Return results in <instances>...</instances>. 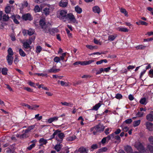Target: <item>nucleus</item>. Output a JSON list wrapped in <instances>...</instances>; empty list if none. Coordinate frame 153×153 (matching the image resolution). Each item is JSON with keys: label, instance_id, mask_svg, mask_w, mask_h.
<instances>
[{"label": "nucleus", "instance_id": "f8f14e48", "mask_svg": "<svg viewBox=\"0 0 153 153\" xmlns=\"http://www.w3.org/2000/svg\"><path fill=\"white\" fill-rule=\"evenodd\" d=\"M68 1L67 0H62L59 2L60 6L62 7H66L68 4Z\"/></svg>", "mask_w": 153, "mask_h": 153}, {"label": "nucleus", "instance_id": "2f4dec72", "mask_svg": "<svg viewBox=\"0 0 153 153\" xmlns=\"http://www.w3.org/2000/svg\"><path fill=\"white\" fill-rule=\"evenodd\" d=\"M120 11L122 13H124L125 16H128L127 12L125 9H123V8H121L120 9Z\"/></svg>", "mask_w": 153, "mask_h": 153}, {"label": "nucleus", "instance_id": "bb28decb", "mask_svg": "<svg viewBox=\"0 0 153 153\" xmlns=\"http://www.w3.org/2000/svg\"><path fill=\"white\" fill-rule=\"evenodd\" d=\"M19 53L20 56L22 57H25L26 56V53L21 48L19 49Z\"/></svg>", "mask_w": 153, "mask_h": 153}, {"label": "nucleus", "instance_id": "4468645a", "mask_svg": "<svg viewBox=\"0 0 153 153\" xmlns=\"http://www.w3.org/2000/svg\"><path fill=\"white\" fill-rule=\"evenodd\" d=\"M146 118L149 121H153V111H151L149 114L147 115Z\"/></svg>", "mask_w": 153, "mask_h": 153}, {"label": "nucleus", "instance_id": "5701e85b", "mask_svg": "<svg viewBox=\"0 0 153 153\" xmlns=\"http://www.w3.org/2000/svg\"><path fill=\"white\" fill-rule=\"evenodd\" d=\"M101 105V104L100 103H98L97 104H96L94 106H93L92 109L91 110L97 111L98 110Z\"/></svg>", "mask_w": 153, "mask_h": 153}, {"label": "nucleus", "instance_id": "1a4fd4ad", "mask_svg": "<svg viewBox=\"0 0 153 153\" xmlns=\"http://www.w3.org/2000/svg\"><path fill=\"white\" fill-rule=\"evenodd\" d=\"M146 126L147 129L149 131H153V124L152 123L147 122L146 123Z\"/></svg>", "mask_w": 153, "mask_h": 153}, {"label": "nucleus", "instance_id": "7c9ffc66", "mask_svg": "<svg viewBox=\"0 0 153 153\" xmlns=\"http://www.w3.org/2000/svg\"><path fill=\"white\" fill-rule=\"evenodd\" d=\"M76 138V136H70L68 137L66 139L67 140L69 141H71L74 140Z\"/></svg>", "mask_w": 153, "mask_h": 153}, {"label": "nucleus", "instance_id": "58836bf2", "mask_svg": "<svg viewBox=\"0 0 153 153\" xmlns=\"http://www.w3.org/2000/svg\"><path fill=\"white\" fill-rule=\"evenodd\" d=\"M39 114H38L35 115V118L38 120H40L42 118V116H39Z\"/></svg>", "mask_w": 153, "mask_h": 153}, {"label": "nucleus", "instance_id": "393cba45", "mask_svg": "<svg viewBox=\"0 0 153 153\" xmlns=\"http://www.w3.org/2000/svg\"><path fill=\"white\" fill-rule=\"evenodd\" d=\"M7 53H8V54L7 56H13V55L14 53L12 50V49L9 48L8 50H7Z\"/></svg>", "mask_w": 153, "mask_h": 153}, {"label": "nucleus", "instance_id": "c85d7f7f", "mask_svg": "<svg viewBox=\"0 0 153 153\" xmlns=\"http://www.w3.org/2000/svg\"><path fill=\"white\" fill-rule=\"evenodd\" d=\"M8 69L6 68H4L1 69V73L2 74L4 75H6L7 74V71Z\"/></svg>", "mask_w": 153, "mask_h": 153}, {"label": "nucleus", "instance_id": "f03ea898", "mask_svg": "<svg viewBox=\"0 0 153 153\" xmlns=\"http://www.w3.org/2000/svg\"><path fill=\"white\" fill-rule=\"evenodd\" d=\"M105 127L100 124H99L91 128V131L94 135L96 134L97 133H100L104 131Z\"/></svg>", "mask_w": 153, "mask_h": 153}, {"label": "nucleus", "instance_id": "8fccbe9b", "mask_svg": "<svg viewBox=\"0 0 153 153\" xmlns=\"http://www.w3.org/2000/svg\"><path fill=\"white\" fill-rule=\"evenodd\" d=\"M85 64L86 65H88L91 64L93 62H94V60H90L88 61H85Z\"/></svg>", "mask_w": 153, "mask_h": 153}, {"label": "nucleus", "instance_id": "4be33fe9", "mask_svg": "<svg viewBox=\"0 0 153 153\" xmlns=\"http://www.w3.org/2000/svg\"><path fill=\"white\" fill-rule=\"evenodd\" d=\"M62 147V145L59 144L56 145L54 148V149L57 152H59Z\"/></svg>", "mask_w": 153, "mask_h": 153}, {"label": "nucleus", "instance_id": "0eeeda50", "mask_svg": "<svg viewBox=\"0 0 153 153\" xmlns=\"http://www.w3.org/2000/svg\"><path fill=\"white\" fill-rule=\"evenodd\" d=\"M135 146L138 150H139L140 151H142L144 150V147L143 146L142 144L140 142H136L135 144Z\"/></svg>", "mask_w": 153, "mask_h": 153}, {"label": "nucleus", "instance_id": "ddd939ff", "mask_svg": "<svg viewBox=\"0 0 153 153\" xmlns=\"http://www.w3.org/2000/svg\"><path fill=\"white\" fill-rule=\"evenodd\" d=\"M93 11L95 13L99 14L101 11L100 8L97 6H94L92 8Z\"/></svg>", "mask_w": 153, "mask_h": 153}, {"label": "nucleus", "instance_id": "20e7f679", "mask_svg": "<svg viewBox=\"0 0 153 153\" xmlns=\"http://www.w3.org/2000/svg\"><path fill=\"white\" fill-rule=\"evenodd\" d=\"M32 42L30 39H29L28 40H27L25 42H22L23 44V46L24 48L25 49H27L29 48L30 49L29 51H30L32 49V46L30 45L31 44Z\"/></svg>", "mask_w": 153, "mask_h": 153}, {"label": "nucleus", "instance_id": "c756f323", "mask_svg": "<svg viewBox=\"0 0 153 153\" xmlns=\"http://www.w3.org/2000/svg\"><path fill=\"white\" fill-rule=\"evenodd\" d=\"M140 120H138L134 121L133 123V126L134 127H136L140 124Z\"/></svg>", "mask_w": 153, "mask_h": 153}, {"label": "nucleus", "instance_id": "7ed1b4c3", "mask_svg": "<svg viewBox=\"0 0 153 153\" xmlns=\"http://www.w3.org/2000/svg\"><path fill=\"white\" fill-rule=\"evenodd\" d=\"M66 20H69L70 22L73 23H75L76 22V20L74 16L72 13H69L67 15L66 17L64 22H66Z\"/></svg>", "mask_w": 153, "mask_h": 153}, {"label": "nucleus", "instance_id": "6ab92c4d", "mask_svg": "<svg viewBox=\"0 0 153 153\" xmlns=\"http://www.w3.org/2000/svg\"><path fill=\"white\" fill-rule=\"evenodd\" d=\"M117 36V34L111 35L108 36V40L110 41H114Z\"/></svg>", "mask_w": 153, "mask_h": 153}, {"label": "nucleus", "instance_id": "9b49d317", "mask_svg": "<svg viewBox=\"0 0 153 153\" xmlns=\"http://www.w3.org/2000/svg\"><path fill=\"white\" fill-rule=\"evenodd\" d=\"M13 59V56H7L6 60L9 65H10L12 64Z\"/></svg>", "mask_w": 153, "mask_h": 153}, {"label": "nucleus", "instance_id": "a878e982", "mask_svg": "<svg viewBox=\"0 0 153 153\" xmlns=\"http://www.w3.org/2000/svg\"><path fill=\"white\" fill-rule=\"evenodd\" d=\"M140 102L141 104L145 105H146L147 103V102L145 98H143L141 99L140 101Z\"/></svg>", "mask_w": 153, "mask_h": 153}, {"label": "nucleus", "instance_id": "0e129e2a", "mask_svg": "<svg viewBox=\"0 0 153 153\" xmlns=\"http://www.w3.org/2000/svg\"><path fill=\"white\" fill-rule=\"evenodd\" d=\"M121 131V130L119 129H117L116 131L114 132V134H119Z\"/></svg>", "mask_w": 153, "mask_h": 153}, {"label": "nucleus", "instance_id": "de8ad7c7", "mask_svg": "<svg viewBox=\"0 0 153 153\" xmlns=\"http://www.w3.org/2000/svg\"><path fill=\"white\" fill-rule=\"evenodd\" d=\"M65 30L66 31L67 33L68 34V37L70 38L71 37H72V34L70 33V31L67 28H66Z\"/></svg>", "mask_w": 153, "mask_h": 153}, {"label": "nucleus", "instance_id": "a18cd8bd", "mask_svg": "<svg viewBox=\"0 0 153 153\" xmlns=\"http://www.w3.org/2000/svg\"><path fill=\"white\" fill-rule=\"evenodd\" d=\"M36 52L37 53H39L42 50V47L40 46H37L36 48Z\"/></svg>", "mask_w": 153, "mask_h": 153}, {"label": "nucleus", "instance_id": "f704fd0d", "mask_svg": "<svg viewBox=\"0 0 153 153\" xmlns=\"http://www.w3.org/2000/svg\"><path fill=\"white\" fill-rule=\"evenodd\" d=\"M28 30V35L29 36H31L33 35L34 33V31L31 29H29Z\"/></svg>", "mask_w": 153, "mask_h": 153}, {"label": "nucleus", "instance_id": "f3484780", "mask_svg": "<svg viewBox=\"0 0 153 153\" xmlns=\"http://www.w3.org/2000/svg\"><path fill=\"white\" fill-rule=\"evenodd\" d=\"M50 12V9L47 7L44 8L42 12L46 16L49 15Z\"/></svg>", "mask_w": 153, "mask_h": 153}, {"label": "nucleus", "instance_id": "e2e57ef3", "mask_svg": "<svg viewBox=\"0 0 153 153\" xmlns=\"http://www.w3.org/2000/svg\"><path fill=\"white\" fill-rule=\"evenodd\" d=\"M98 148V146L96 144H94L92 145L91 146V149H96Z\"/></svg>", "mask_w": 153, "mask_h": 153}, {"label": "nucleus", "instance_id": "39448f33", "mask_svg": "<svg viewBox=\"0 0 153 153\" xmlns=\"http://www.w3.org/2000/svg\"><path fill=\"white\" fill-rule=\"evenodd\" d=\"M22 18L23 20L25 21L27 20L31 21L33 19L31 15L29 13L23 15Z\"/></svg>", "mask_w": 153, "mask_h": 153}, {"label": "nucleus", "instance_id": "864d4df0", "mask_svg": "<svg viewBox=\"0 0 153 153\" xmlns=\"http://www.w3.org/2000/svg\"><path fill=\"white\" fill-rule=\"evenodd\" d=\"M143 114V113L141 112H138L136 114V116L138 117H142Z\"/></svg>", "mask_w": 153, "mask_h": 153}, {"label": "nucleus", "instance_id": "09e8293b", "mask_svg": "<svg viewBox=\"0 0 153 153\" xmlns=\"http://www.w3.org/2000/svg\"><path fill=\"white\" fill-rule=\"evenodd\" d=\"M38 88H42L43 89H44V90H48V91L49 90V89H48L46 87H44V85L43 84H41V85H40L39 86Z\"/></svg>", "mask_w": 153, "mask_h": 153}, {"label": "nucleus", "instance_id": "37998d69", "mask_svg": "<svg viewBox=\"0 0 153 153\" xmlns=\"http://www.w3.org/2000/svg\"><path fill=\"white\" fill-rule=\"evenodd\" d=\"M86 46L88 48L91 50H92L94 48H97L95 47V46H93L91 45H86Z\"/></svg>", "mask_w": 153, "mask_h": 153}, {"label": "nucleus", "instance_id": "9d476101", "mask_svg": "<svg viewBox=\"0 0 153 153\" xmlns=\"http://www.w3.org/2000/svg\"><path fill=\"white\" fill-rule=\"evenodd\" d=\"M57 132L56 135H57L58 137L62 140L64 137H65L64 134L61 132V131L58 129L55 130V132Z\"/></svg>", "mask_w": 153, "mask_h": 153}, {"label": "nucleus", "instance_id": "052dcab7", "mask_svg": "<svg viewBox=\"0 0 153 153\" xmlns=\"http://www.w3.org/2000/svg\"><path fill=\"white\" fill-rule=\"evenodd\" d=\"M66 53H63L62 56H60V58L61 60H63L64 59V57L66 56Z\"/></svg>", "mask_w": 153, "mask_h": 153}, {"label": "nucleus", "instance_id": "6e6552de", "mask_svg": "<svg viewBox=\"0 0 153 153\" xmlns=\"http://www.w3.org/2000/svg\"><path fill=\"white\" fill-rule=\"evenodd\" d=\"M89 149L88 148L81 146L78 149V152L79 153H88Z\"/></svg>", "mask_w": 153, "mask_h": 153}, {"label": "nucleus", "instance_id": "3c124183", "mask_svg": "<svg viewBox=\"0 0 153 153\" xmlns=\"http://www.w3.org/2000/svg\"><path fill=\"white\" fill-rule=\"evenodd\" d=\"M132 121V120L131 119H128L126 120L124 122V123H125L126 124H130Z\"/></svg>", "mask_w": 153, "mask_h": 153}, {"label": "nucleus", "instance_id": "dca6fc26", "mask_svg": "<svg viewBox=\"0 0 153 153\" xmlns=\"http://www.w3.org/2000/svg\"><path fill=\"white\" fill-rule=\"evenodd\" d=\"M124 150L127 153H131L132 151L131 147L128 145L124 147Z\"/></svg>", "mask_w": 153, "mask_h": 153}, {"label": "nucleus", "instance_id": "423d86ee", "mask_svg": "<svg viewBox=\"0 0 153 153\" xmlns=\"http://www.w3.org/2000/svg\"><path fill=\"white\" fill-rule=\"evenodd\" d=\"M67 11L65 10H61L59 12L60 17L63 20H65L66 17Z\"/></svg>", "mask_w": 153, "mask_h": 153}, {"label": "nucleus", "instance_id": "6e6d98bb", "mask_svg": "<svg viewBox=\"0 0 153 153\" xmlns=\"http://www.w3.org/2000/svg\"><path fill=\"white\" fill-rule=\"evenodd\" d=\"M57 132H54L53 134L52 135H51L50 137V138L49 139V140H51L52 139L54 138L55 137V136L56 135V133Z\"/></svg>", "mask_w": 153, "mask_h": 153}, {"label": "nucleus", "instance_id": "ea45409f", "mask_svg": "<svg viewBox=\"0 0 153 153\" xmlns=\"http://www.w3.org/2000/svg\"><path fill=\"white\" fill-rule=\"evenodd\" d=\"M147 148L151 153H153V146L149 145L147 146Z\"/></svg>", "mask_w": 153, "mask_h": 153}, {"label": "nucleus", "instance_id": "603ef678", "mask_svg": "<svg viewBox=\"0 0 153 153\" xmlns=\"http://www.w3.org/2000/svg\"><path fill=\"white\" fill-rule=\"evenodd\" d=\"M60 58L58 56H56L54 59L53 61L56 63L60 61Z\"/></svg>", "mask_w": 153, "mask_h": 153}, {"label": "nucleus", "instance_id": "e433bc0d", "mask_svg": "<svg viewBox=\"0 0 153 153\" xmlns=\"http://www.w3.org/2000/svg\"><path fill=\"white\" fill-rule=\"evenodd\" d=\"M115 97L117 99L120 100L122 98L123 96L120 93H117L116 94Z\"/></svg>", "mask_w": 153, "mask_h": 153}, {"label": "nucleus", "instance_id": "2eb2a0df", "mask_svg": "<svg viewBox=\"0 0 153 153\" xmlns=\"http://www.w3.org/2000/svg\"><path fill=\"white\" fill-rule=\"evenodd\" d=\"M59 71V69H56L53 67L51 69L48 70L47 71V72L48 73H56Z\"/></svg>", "mask_w": 153, "mask_h": 153}, {"label": "nucleus", "instance_id": "a211bd4d", "mask_svg": "<svg viewBox=\"0 0 153 153\" xmlns=\"http://www.w3.org/2000/svg\"><path fill=\"white\" fill-rule=\"evenodd\" d=\"M59 117H53L51 118L48 120V122L51 123L53 121H56L58 120Z\"/></svg>", "mask_w": 153, "mask_h": 153}, {"label": "nucleus", "instance_id": "69168bd1", "mask_svg": "<svg viewBox=\"0 0 153 153\" xmlns=\"http://www.w3.org/2000/svg\"><path fill=\"white\" fill-rule=\"evenodd\" d=\"M143 40L144 41V42L152 41V40H153V37H151L149 38H148L146 39H144Z\"/></svg>", "mask_w": 153, "mask_h": 153}, {"label": "nucleus", "instance_id": "412c9836", "mask_svg": "<svg viewBox=\"0 0 153 153\" xmlns=\"http://www.w3.org/2000/svg\"><path fill=\"white\" fill-rule=\"evenodd\" d=\"M75 10L78 13L80 14L82 12V10L79 6L77 5L75 7Z\"/></svg>", "mask_w": 153, "mask_h": 153}, {"label": "nucleus", "instance_id": "cd10ccee", "mask_svg": "<svg viewBox=\"0 0 153 153\" xmlns=\"http://www.w3.org/2000/svg\"><path fill=\"white\" fill-rule=\"evenodd\" d=\"M61 103L63 105H65L71 107L73 105V104L72 103H71V102L68 103L67 102H61Z\"/></svg>", "mask_w": 153, "mask_h": 153}, {"label": "nucleus", "instance_id": "338daca9", "mask_svg": "<svg viewBox=\"0 0 153 153\" xmlns=\"http://www.w3.org/2000/svg\"><path fill=\"white\" fill-rule=\"evenodd\" d=\"M115 139L119 141V142H120V137L118 135H116L114 136V138Z\"/></svg>", "mask_w": 153, "mask_h": 153}, {"label": "nucleus", "instance_id": "c9c22d12", "mask_svg": "<svg viewBox=\"0 0 153 153\" xmlns=\"http://www.w3.org/2000/svg\"><path fill=\"white\" fill-rule=\"evenodd\" d=\"M39 142L40 143H42L43 144H45L47 143V140L42 138L39 140Z\"/></svg>", "mask_w": 153, "mask_h": 153}, {"label": "nucleus", "instance_id": "bf43d9fd", "mask_svg": "<svg viewBox=\"0 0 153 153\" xmlns=\"http://www.w3.org/2000/svg\"><path fill=\"white\" fill-rule=\"evenodd\" d=\"M58 82H60V84L62 86H64V85L67 86L68 85L65 82H64L63 81H58Z\"/></svg>", "mask_w": 153, "mask_h": 153}, {"label": "nucleus", "instance_id": "4c0bfd02", "mask_svg": "<svg viewBox=\"0 0 153 153\" xmlns=\"http://www.w3.org/2000/svg\"><path fill=\"white\" fill-rule=\"evenodd\" d=\"M11 10V7L9 6L6 7H5V11L6 13H10Z\"/></svg>", "mask_w": 153, "mask_h": 153}, {"label": "nucleus", "instance_id": "680f3d73", "mask_svg": "<svg viewBox=\"0 0 153 153\" xmlns=\"http://www.w3.org/2000/svg\"><path fill=\"white\" fill-rule=\"evenodd\" d=\"M22 33L24 36L27 35L28 34V30L24 29L22 30Z\"/></svg>", "mask_w": 153, "mask_h": 153}, {"label": "nucleus", "instance_id": "13d9d810", "mask_svg": "<svg viewBox=\"0 0 153 153\" xmlns=\"http://www.w3.org/2000/svg\"><path fill=\"white\" fill-rule=\"evenodd\" d=\"M149 76L151 77H153V70L150 69L149 72Z\"/></svg>", "mask_w": 153, "mask_h": 153}, {"label": "nucleus", "instance_id": "a19ab883", "mask_svg": "<svg viewBox=\"0 0 153 153\" xmlns=\"http://www.w3.org/2000/svg\"><path fill=\"white\" fill-rule=\"evenodd\" d=\"M104 71V69L102 68H101L99 70H97L96 71V74H100Z\"/></svg>", "mask_w": 153, "mask_h": 153}, {"label": "nucleus", "instance_id": "79ce46f5", "mask_svg": "<svg viewBox=\"0 0 153 153\" xmlns=\"http://www.w3.org/2000/svg\"><path fill=\"white\" fill-rule=\"evenodd\" d=\"M121 126L124 132H127L128 130V128L127 127L124 126L123 125H122Z\"/></svg>", "mask_w": 153, "mask_h": 153}, {"label": "nucleus", "instance_id": "4d7b16f0", "mask_svg": "<svg viewBox=\"0 0 153 153\" xmlns=\"http://www.w3.org/2000/svg\"><path fill=\"white\" fill-rule=\"evenodd\" d=\"M148 140L150 143L153 145V137L150 136L149 137Z\"/></svg>", "mask_w": 153, "mask_h": 153}, {"label": "nucleus", "instance_id": "72a5a7b5", "mask_svg": "<svg viewBox=\"0 0 153 153\" xmlns=\"http://www.w3.org/2000/svg\"><path fill=\"white\" fill-rule=\"evenodd\" d=\"M146 46H144L143 45H139L136 47L137 49H144L146 48Z\"/></svg>", "mask_w": 153, "mask_h": 153}, {"label": "nucleus", "instance_id": "aec40b11", "mask_svg": "<svg viewBox=\"0 0 153 153\" xmlns=\"http://www.w3.org/2000/svg\"><path fill=\"white\" fill-rule=\"evenodd\" d=\"M117 30L119 31L123 32H128V30L126 28L123 27H118L117 28Z\"/></svg>", "mask_w": 153, "mask_h": 153}, {"label": "nucleus", "instance_id": "f257e3e1", "mask_svg": "<svg viewBox=\"0 0 153 153\" xmlns=\"http://www.w3.org/2000/svg\"><path fill=\"white\" fill-rule=\"evenodd\" d=\"M39 24L41 28L43 29L42 31L45 33H48L49 32L50 34L53 35L59 31L58 29L56 28L50 29L51 26V24L49 22H45L44 19H41L39 21Z\"/></svg>", "mask_w": 153, "mask_h": 153}, {"label": "nucleus", "instance_id": "49530a36", "mask_svg": "<svg viewBox=\"0 0 153 153\" xmlns=\"http://www.w3.org/2000/svg\"><path fill=\"white\" fill-rule=\"evenodd\" d=\"M23 105L27 107L28 108L32 110L33 109H34L33 107H32V106H30L29 105L25 103Z\"/></svg>", "mask_w": 153, "mask_h": 153}, {"label": "nucleus", "instance_id": "b1692460", "mask_svg": "<svg viewBox=\"0 0 153 153\" xmlns=\"http://www.w3.org/2000/svg\"><path fill=\"white\" fill-rule=\"evenodd\" d=\"M10 18V17L8 15L4 14L3 16L2 19L3 21L6 22L8 21L9 20Z\"/></svg>", "mask_w": 153, "mask_h": 153}, {"label": "nucleus", "instance_id": "473e14b6", "mask_svg": "<svg viewBox=\"0 0 153 153\" xmlns=\"http://www.w3.org/2000/svg\"><path fill=\"white\" fill-rule=\"evenodd\" d=\"M10 17L13 20L14 22L16 24H19V22L16 19L15 16L14 15L11 16Z\"/></svg>", "mask_w": 153, "mask_h": 153}, {"label": "nucleus", "instance_id": "774afa93", "mask_svg": "<svg viewBox=\"0 0 153 153\" xmlns=\"http://www.w3.org/2000/svg\"><path fill=\"white\" fill-rule=\"evenodd\" d=\"M94 42L95 44H100V45H101V43L96 39H94Z\"/></svg>", "mask_w": 153, "mask_h": 153}, {"label": "nucleus", "instance_id": "c03bdc74", "mask_svg": "<svg viewBox=\"0 0 153 153\" xmlns=\"http://www.w3.org/2000/svg\"><path fill=\"white\" fill-rule=\"evenodd\" d=\"M40 9V8L38 5L36 6L34 8V10L36 12H39Z\"/></svg>", "mask_w": 153, "mask_h": 153}, {"label": "nucleus", "instance_id": "5fc2aeb1", "mask_svg": "<svg viewBox=\"0 0 153 153\" xmlns=\"http://www.w3.org/2000/svg\"><path fill=\"white\" fill-rule=\"evenodd\" d=\"M35 143H33L31 145H30L29 146L27 149L29 150H31L33 148L35 147Z\"/></svg>", "mask_w": 153, "mask_h": 153}]
</instances>
